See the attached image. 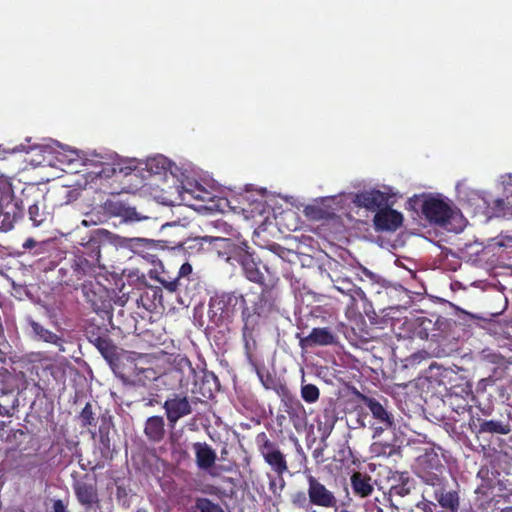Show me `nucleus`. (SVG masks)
Returning <instances> with one entry per match:
<instances>
[{
  "instance_id": "nucleus-41",
  "label": "nucleus",
  "mask_w": 512,
  "mask_h": 512,
  "mask_svg": "<svg viewBox=\"0 0 512 512\" xmlns=\"http://www.w3.org/2000/svg\"><path fill=\"white\" fill-rule=\"evenodd\" d=\"M179 364L182 366L183 370L187 369L189 374L194 375L195 371L187 359H182Z\"/></svg>"
},
{
  "instance_id": "nucleus-39",
  "label": "nucleus",
  "mask_w": 512,
  "mask_h": 512,
  "mask_svg": "<svg viewBox=\"0 0 512 512\" xmlns=\"http://www.w3.org/2000/svg\"><path fill=\"white\" fill-rule=\"evenodd\" d=\"M282 199L285 202L295 206L296 208L303 206V203L300 201V199L295 196L285 195V196H282Z\"/></svg>"
},
{
  "instance_id": "nucleus-52",
  "label": "nucleus",
  "mask_w": 512,
  "mask_h": 512,
  "mask_svg": "<svg viewBox=\"0 0 512 512\" xmlns=\"http://www.w3.org/2000/svg\"><path fill=\"white\" fill-rule=\"evenodd\" d=\"M189 379H190V375L187 376L186 382H189Z\"/></svg>"
},
{
  "instance_id": "nucleus-7",
  "label": "nucleus",
  "mask_w": 512,
  "mask_h": 512,
  "mask_svg": "<svg viewBox=\"0 0 512 512\" xmlns=\"http://www.w3.org/2000/svg\"><path fill=\"white\" fill-rule=\"evenodd\" d=\"M395 193L389 186L372 187L363 189L356 193L353 197V203L375 214L383 208L391 206V199Z\"/></svg>"
},
{
  "instance_id": "nucleus-50",
  "label": "nucleus",
  "mask_w": 512,
  "mask_h": 512,
  "mask_svg": "<svg viewBox=\"0 0 512 512\" xmlns=\"http://www.w3.org/2000/svg\"><path fill=\"white\" fill-rule=\"evenodd\" d=\"M3 332L2 325L0 324V334Z\"/></svg>"
},
{
  "instance_id": "nucleus-45",
  "label": "nucleus",
  "mask_w": 512,
  "mask_h": 512,
  "mask_svg": "<svg viewBox=\"0 0 512 512\" xmlns=\"http://www.w3.org/2000/svg\"><path fill=\"white\" fill-rule=\"evenodd\" d=\"M363 273H364V275L366 277L370 278L371 280H375L376 279V275L373 272H371L368 269H366V268L363 269Z\"/></svg>"
},
{
  "instance_id": "nucleus-12",
  "label": "nucleus",
  "mask_w": 512,
  "mask_h": 512,
  "mask_svg": "<svg viewBox=\"0 0 512 512\" xmlns=\"http://www.w3.org/2000/svg\"><path fill=\"white\" fill-rule=\"evenodd\" d=\"M373 223L377 231H396L403 223V215L388 206L374 215Z\"/></svg>"
},
{
  "instance_id": "nucleus-16",
  "label": "nucleus",
  "mask_w": 512,
  "mask_h": 512,
  "mask_svg": "<svg viewBox=\"0 0 512 512\" xmlns=\"http://www.w3.org/2000/svg\"><path fill=\"white\" fill-rule=\"evenodd\" d=\"M434 487V498L439 503V505L449 510V512H458L459 508V496L458 493L451 490H445L441 482H438V485Z\"/></svg>"
},
{
  "instance_id": "nucleus-22",
  "label": "nucleus",
  "mask_w": 512,
  "mask_h": 512,
  "mask_svg": "<svg viewBox=\"0 0 512 512\" xmlns=\"http://www.w3.org/2000/svg\"><path fill=\"white\" fill-rule=\"evenodd\" d=\"M391 428L392 427H386L383 424H380L379 426H372V429H373L372 438L374 439V442L371 444L370 450L374 455L381 456V455H389L390 454V452L392 450V445L388 441L382 442V441L378 440V438L381 436V434L384 431L391 429Z\"/></svg>"
},
{
  "instance_id": "nucleus-6",
  "label": "nucleus",
  "mask_w": 512,
  "mask_h": 512,
  "mask_svg": "<svg viewBox=\"0 0 512 512\" xmlns=\"http://www.w3.org/2000/svg\"><path fill=\"white\" fill-rule=\"evenodd\" d=\"M22 215V207L13 198L12 188L6 179L0 178V230L7 232Z\"/></svg>"
},
{
  "instance_id": "nucleus-44",
  "label": "nucleus",
  "mask_w": 512,
  "mask_h": 512,
  "mask_svg": "<svg viewBox=\"0 0 512 512\" xmlns=\"http://www.w3.org/2000/svg\"><path fill=\"white\" fill-rule=\"evenodd\" d=\"M335 199H336L335 196L322 197V198L316 199L315 202H317V203L320 202V203L324 204L327 201H332V200H335Z\"/></svg>"
},
{
  "instance_id": "nucleus-9",
  "label": "nucleus",
  "mask_w": 512,
  "mask_h": 512,
  "mask_svg": "<svg viewBox=\"0 0 512 512\" xmlns=\"http://www.w3.org/2000/svg\"><path fill=\"white\" fill-rule=\"evenodd\" d=\"M307 483V492L311 504L324 508H335L337 506V498L334 493L327 489L318 479L308 475Z\"/></svg>"
},
{
  "instance_id": "nucleus-36",
  "label": "nucleus",
  "mask_w": 512,
  "mask_h": 512,
  "mask_svg": "<svg viewBox=\"0 0 512 512\" xmlns=\"http://www.w3.org/2000/svg\"><path fill=\"white\" fill-rule=\"evenodd\" d=\"M192 273V266L189 263H184L179 269L178 279L187 278Z\"/></svg>"
},
{
  "instance_id": "nucleus-40",
  "label": "nucleus",
  "mask_w": 512,
  "mask_h": 512,
  "mask_svg": "<svg viewBox=\"0 0 512 512\" xmlns=\"http://www.w3.org/2000/svg\"><path fill=\"white\" fill-rule=\"evenodd\" d=\"M164 287L168 289L169 291H176L178 288V285L180 284V280L178 278L174 279L173 281L163 283Z\"/></svg>"
},
{
  "instance_id": "nucleus-23",
  "label": "nucleus",
  "mask_w": 512,
  "mask_h": 512,
  "mask_svg": "<svg viewBox=\"0 0 512 512\" xmlns=\"http://www.w3.org/2000/svg\"><path fill=\"white\" fill-rule=\"evenodd\" d=\"M29 325L32 329V332H33L35 338L42 340L44 342L53 344L55 346H58L60 348V350H63L62 340L55 333L44 328L41 324H39L38 322H36L32 319L29 320Z\"/></svg>"
},
{
  "instance_id": "nucleus-3",
  "label": "nucleus",
  "mask_w": 512,
  "mask_h": 512,
  "mask_svg": "<svg viewBox=\"0 0 512 512\" xmlns=\"http://www.w3.org/2000/svg\"><path fill=\"white\" fill-rule=\"evenodd\" d=\"M418 200L423 215L431 223L455 233L465 228L466 222L461 211L442 194H424Z\"/></svg>"
},
{
  "instance_id": "nucleus-32",
  "label": "nucleus",
  "mask_w": 512,
  "mask_h": 512,
  "mask_svg": "<svg viewBox=\"0 0 512 512\" xmlns=\"http://www.w3.org/2000/svg\"><path fill=\"white\" fill-rule=\"evenodd\" d=\"M333 287L339 291L340 293L347 295L351 292V289L355 286L353 282H351L349 279H336L333 280Z\"/></svg>"
},
{
  "instance_id": "nucleus-30",
  "label": "nucleus",
  "mask_w": 512,
  "mask_h": 512,
  "mask_svg": "<svg viewBox=\"0 0 512 512\" xmlns=\"http://www.w3.org/2000/svg\"><path fill=\"white\" fill-rule=\"evenodd\" d=\"M304 214L312 220H320L324 218L325 211L317 204H312L305 206Z\"/></svg>"
},
{
  "instance_id": "nucleus-15",
  "label": "nucleus",
  "mask_w": 512,
  "mask_h": 512,
  "mask_svg": "<svg viewBox=\"0 0 512 512\" xmlns=\"http://www.w3.org/2000/svg\"><path fill=\"white\" fill-rule=\"evenodd\" d=\"M88 248L91 250V260L86 259L83 256H78L73 265L74 270L78 276L91 274L93 272L95 264L98 262L100 257V248L97 241H90Z\"/></svg>"
},
{
  "instance_id": "nucleus-11",
  "label": "nucleus",
  "mask_w": 512,
  "mask_h": 512,
  "mask_svg": "<svg viewBox=\"0 0 512 512\" xmlns=\"http://www.w3.org/2000/svg\"><path fill=\"white\" fill-rule=\"evenodd\" d=\"M419 465L422 467L421 478L432 486L441 482V474L444 469L441 459L436 453H426L419 458Z\"/></svg>"
},
{
  "instance_id": "nucleus-20",
  "label": "nucleus",
  "mask_w": 512,
  "mask_h": 512,
  "mask_svg": "<svg viewBox=\"0 0 512 512\" xmlns=\"http://www.w3.org/2000/svg\"><path fill=\"white\" fill-rule=\"evenodd\" d=\"M264 459L270 465V467L278 474V482L281 490L284 487V480L282 478V475L288 470L285 456L282 454L280 450H277L276 452L267 453V456L264 457Z\"/></svg>"
},
{
  "instance_id": "nucleus-28",
  "label": "nucleus",
  "mask_w": 512,
  "mask_h": 512,
  "mask_svg": "<svg viewBox=\"0 0 512 512\" xmlns=\"http://www.w3.org/2000/svg\"><path fill=\"white\" fill-rule=\"evenodd\" d=\"M301 397L309 404L315 403L320 397V391L317 386L313 384H304L301 386Z\"/></svg>"
},
{
  "instance_id": "nucleus-33",
  "label": "nucleus",
  "mask_w": 512,
  "mask_h": 512,
  "mask_svg": "<svg viewBox=\"0 0 512 512\" xmlns=\"http://www.w3.org/2000/svg\"><path fill=\"white\" fill-rule=\"evenodd\" d=\"M293 502L298 505L302 506L303 508H307L311 503L309 502V496L308 493L299 491L292 495Z\"/></svg>"
},
{
  "instance_id": "nucleus-21",
  "label": "nucleus",
  "mask_w": 512,
  "mask_h": 512,
  "mask_svg": "<svg viewBox=\"0 0 512 512\" xmlns=\"http://www.w3.org/2000/svg\"><path fill=\"white\" fill-rule=\"evenodd\" d=\"M351 486L353 492L360 497H367L374 490L371 483V478L368 475L360 472H355L351 476Z\"/></svg>"
},
{
  "instance_id": "nucleus-46",
  "label": "nucleus",
  "mask_w": 512,
  "mask_h": 512,
  "mask_svg": "<svg viewBox=\"0 0 512 512\" xmlns=\"http://www.w3.org/2000/svg\"><path fill=\"white\" fill-rule=\"evenodd\" d=\"M269 485H270V489L273 491V493H276V486H277L276 479H271Z\"/></svg>"
},
{
  "instance_id": "nucleus-5",
  "label": "nucleus",
  "mask_w": 512,
  "mask_h": 512,
  "mask_svg": "<svg viewBox=\"0 0 512 512\" xmlns=\"http://www.w3.org/2000/svg\"><path fill=\"white\" fill-rule=\"evenodd\" d=\"M243 296L236 292L217 293L210 298L208 316L215 324L230 320L238 306H243Z\"/></svg>"
},
{
  "instance_id": "nucleus-31",
  "label": "nucleus",
  "mask_w": 512,
  "mask_h": 512,
  "mask_svg": "<svg viewBox=\"0 0 512 512\" xmlns=\"http://www.w3.org/2000/svg\"><path fill=\"white\" fill-rule=\"evenodd\" d=\"M350 298V307L354 308L358 301L367 302L365 292L356 285L351 289V292L347 294Z\"/></svg>"
},
{
  "instance_id": "nucleus-35",
  "label": "nucleus",
  "mask_w": 512,
  "mask_h": 512,
  "mask_svg": "<svg viewBox=\"0 0 512 512\" xmlns=\"http://www.w3.org/2000/svg\"><path fill=\"white\" fill-rule=\"evenodd\" d=\"M277 450L278 449L274 446V444L268 439H265L264 443L260 447V452L263 458L267 456V453L276 452Z\"/></svg>"
},
{
  "instance_id": "nucleus-17",
  "label": "nucleus",
  "mask_w": 512,
  "mask_h": 512,
  "mask_svg": "<svg viewBox=\"0 0 512 512\" xmlns=\"http://www.w3.org/2000/svg\"><path fill=\"white\" fill-rule=\"evenodd\" d=\"M364 403L379 424H383L386 427L394 426L393 415L379 401L374 398L365 397Z\"/></svg>"
},
{
  "instance_id": "nucleus-25",
  "label": "nucleus",
  "mask_w": 512,
  "mask_h": 512,
  "mask_svg": "<svg viewBox=\"0 0 512 512\" xmlns=\"http://www.w3.org/2000/svg\"><path fill=\"white\" fill-rule=\"evenodd\" d=\"M306 342L310 345H330L334 342V336L327 328H314L306 338Z\"/></svg>"
},
{
  "instance_id": "nucleus-42",
  "label": "nucleus",
  "mask_w": 512,
  "mask_h": 512,
  "mask_svg": "<svg viewBox=\"0 0 512 512\" xmlns=\"http://www.w3.org/2000/svg\"><path fill=\"white\" fill-rule=\"evenodd\" d=\"M54 512H67L66 506L61 500H56L53 504Z\"/></svg>"
},
{
  "instance_id": "nucleus-14",
  "label": "nucleus",
  "mask_w": 512,
  "mask_h": 512,
  "mask_svg": "<svg viewBox=\"0 0 512 512\" xmlns=\"http://www.w3.org/2000/svg\"><path fill=\"white\" fill-rule=\"evenodd\" d=\"M193 450L197 466L202 470L209 471L210 475L215 476L216 474L211 471L217 458L215 450H213L207 443L201 442L194 443Z\"/></svg>"
},
{
  "instance_id": "nucleus-10",
  "label": "nucleus",
  "mask_w": 512,
  "mask_h": 512,
  "mask_svg": "<svg viewBox=\"0 0 512 512\" xmlns=\"http://www.w3.org/2000/svg\"><path fill=\"white\" fill-rule=\"evenodd\" d=\"M242 321V338L244 347L247 357L251 360L252 352L256 348V332L259 325V313L256 311L252 312L246 307L242 310Z\"/></svg>"
},
{
  "instance_id": "nucleus-51",
  "label": "nucleus",
  "mask_w": 512,
  "mask_h": 512,
  "mask_svg": "<svg viewBox=\"0 0 512 512\" xmlns=\"http://www.w3.org/2000/svg\"><path fill=\"white\" fill-rule=\"evenodd\" d=\"M189 379H190V375L187 376L186 382H189Z\"/></svg>"
},
{
  "instance_id": "nucleus-47",
  "label": "nucleus",
  "mask_w": 512,
  "mask_h": 512,
  "mask_svg": "<svg viewBox=\"0 0 512 512\" xmlns=\"http://www.w3.org/2000/svg\"><path fill=\"white\" fill-rule=\"evenodd\" d=\"M81 225H83L85 227H88L90 225H96V222L95 221H88V220L84 219V220H82Z\"/></svg>"
},
{
  "instance_id": "nucleus-27",
  "label": "nucleus",
  "mask_w": 512,
  "mask_h": 512,
  "mask_svg": "<svg viewBox=\"0 0 512 512\" xmlns=\"http://www.w3.org/2000/svg\"><path fill=\"white\" fill-rule=\"evenodd\" d=\"M145 433L149 438L153 440H159L164 433L163 418L159 416L148 418L145 425Z\"/></svg>"
},
{
  "instance_id": "nucleus-1",
  "label": "nucleus",
  "mask_w": 512,
  "mask_h": 512,
  "mask_svg": "<svg viewBox=\"0 0 512 512\" xmlns=\"http://www.w3.org/2000/svg\"><path fill=\"white\" fill-rule=\"evenodd\" d=\"M10 152L29 154V162L33 166H49L61 170H74L79 166H85L91 169L90 173L96 177L106 179L112 177L117 171L125 174V159L114 152L78 150L53 139L36 145L21 143L10 149Z\"/></svg>"
},
{
  "instance_id": "nucleus-49",
  "label": "nucleus",
  "mask_w": 512,
  "mask_h": 512,
  "mask_svg": "<svg viewBox=\"0 0 512 512\" xmlns=\"http://www.w3.org/2000/svg\"><path fill=\"white\" fill-rule=\"evenodd\" d=\"M143 372H145V373H151L152 371H151L150 369H148V370H144Z\"/></svg>"
},
{
  "instance_id": "nucleus-48",
  "label": "nucleus",
  "mask_w": 512,
  "mask_h": 512,
  "mask_svg": "<svg viewBox=\"0 0 512 512\" xmlns=\"http://www.w3.org/2000/svg\"><path fill=\"white\" fill-rule=\"evenodd\" d=\"M126 242H144L146 239L144 238H131V239H125Z\"/></svg>"
},
{
  "instance_id": "nucleus-26",
  "label": "nucleus",
  "mask_w": 512,
  "mask_h": 512,
  "mask_svg": "<svg viewBox=\"0 0 512 512\" xmlns=\"http://www.w3.org/2000/svg\"><path fill=\"white\" fill-rule=\"evenodd\" d=\"M509 432V424L497 420H483L479 425V433L506 435Z\"/></svg>"
},
{
  "instance_id": "nucleus-19",
  "label": "nucleus",
  "mask_w": 512,
  "mask_h": 512,
  "mask_svg": "<svg viewBox=\"0 0 512 512\" xmlns=\"http://www.w3.org/2000/svg\"><path fill=\"white\" fill-rule=\"evenodd\" d=\"M74 491L78 501L86 507H90L98 501L97 490L93 484L76 482Z\"/></svg>"
},
{
  "instance_id": "nucleus-2",
  "label": "nucleus",
  "mask_w": 512,
  "mask_h": 512,
  "mask_svg": "<svg viewBox=\"0 0 512 512\" xmlns=\"http://www.w3.org/2000/svg\"><path fill=\"white\" fill-rule=\"evenodd\" d=\"M125 175L133 170L146 171L151 177L175 180V187L153 193L154 199L163 205L185 204L194 206L196 202H212L215 198L213 183H201L192 176L189 167H179L162 154L146 160L125 159Z\"/></svg>"
},
{
  "instance_id": "nucleus-4",
  "label": "nucleus",
  "mask_w": 512,
  "mask_h": 512,
  "mask_svg": "<svg viewBox=\"0 0 512 512\" xmlns=\"http://www.w3.org/2000/svg\"><path fill=\"white\" fill-rule=\"evenodd\" d=\"M219 255L226 256V261L233 264L238 262L248 280L254 283H262L264 275L260 270V263L256 261L252 253L247 250V245L242 241H232L226 238L217 239Z\"/></svg>"
},
{
  "instance_id": "nucleus-38",
  "label": "nucleus",
  "mask_w": 512,
  "mask_h": 512,
  "mask_svg": "<svg viewBox=\"0 0 512 512\" xmlns=\"http://www.w3.org/2000/svg\"><path fill=\"white\" fill-rule=\"evenodd\" d=\"M282 199L285 202L295 206L296 208L303 206V203L300 201V199L295 196L285 195V196H282Z\"/></svg>"
},
{
  "instance_id": "nucleus-8",
  "label": "nucleus",
  "mask_w": 512,
  "mask_h": 512,
  "mask_svg": "<svg viewBox=\"0 0 512 512\" xmlns=\"http://www.w3.org/2000/svg\"><path fill=\"white\" fill-rule=\"evenodd\" d=\"M457 198L471 206L483 207L487 210L493 208L492 199L488 192L472 188L466 180H461L456 184Z\"/></svg>"
},
{
  "instance_id": "nucleus-18",
  "label": "nucleus",
  "mask_w": 512,
  "mask_h": 512,
  "mask_svg": "<svg viewBox=\"0 0 512 512\" xmlns=\"http://www.w3.org/2000/svg\"><path fill=\"white\" fill-rule=\"evenodd\" d=\"M111 206L112 212L116 216L120 217L125 223H134L152 219L150 216L138 212L135 207L126 205L122 202H114Z\"/></svg>"
},
{
  "instance_id": "nucleus-29",
  "label": "nucleus",
  "mask_w": 512,
  "mask_h": 512,
  "mask_svg": "<svg viewBox=\"0 0 512 512\" xmlns=\"http://www.w3.org/2000/svg\"><path fill=\"white\" fill-rule=\"evenodd\" d=\"M196 508L200 512H224L218 504L213 503L207 498H198L196 500Z\"/></svg>"
},
{
  "instance_id": "nucleus-24",
  "label": "nucleus",
  "mask_w": 512,
  "mask_h": 512,
  "mask_svg": "<svg viewBox=\"0 0 512 512\" xmlns=\"http://www.w3.org/2000/svg\"><path fill=\"white\" fill-rule=\"evenodd\" d=\"M29 219L35 227L41 226L50 218L43 201H37L28 208Z\"/></svg>"
},
{
  "instance_id": "nucleus-13",
  "label": "nucleus",
  "mask_w": 512,
  "mask_h": 512,
  "mask_svg": "<svg viewBox=\"0 0 512 512\" xmlns=\"http://www.w3.org/2000/svg\"><path fill=\"white\" fill-rule=\"evenodd\" d=\"M168 421L174 425L180 418L192 412L191 405L186 397L175 395L164 403Z\"/></svg>"
},
{
  "instance_id": "nucleus-34",
  "label": "nucleus",
  "mask_w": 512,
  "mask_h": 512,
  "mask_svg": "<svg viewBox=\"0 0 512 512\" xmlns=\"http://www.w3.org/2000/svg\"><path fill=\"white\" fill-rule=\"evenodd\" d=\"M92 415L93 414H92V409H91L90 404H86V406L83 408V410L80 414V419L84 426L91 425L92 420H93Z\"/></svg>"
},
{
  "instance_id": "nucleus-37",
  "label": "nucleus",
  "mask_w": 512,
  "mask_h": 512,
  "mask_svg": "<svg viewBox=\"0 0 512 512\" xmlns=\"http://www.w3.org/2000/svg\"><path fill=\"white\" fill-rule=\"evenodd\" d=\"M409 493V488L405 485L393 486L390 490L391 495L405 496Z\"/></svg>"
},
{
  "instance_id": "nucleus-43",
  "label": "nucleus",
  "mask_w": 512,
  "mask_h": 512,
  "mask_svg": "<svg viewBox=\"0 0 512 512\" xmlns=\"http://www.w3.org/2000/svg\"><path fill=\"white\" fill-rule=\"evenodd\" d=\"M36 245V241L32 238H28L25 240V242L23 243V248L25 249H31L33 248L34 246Z\"/></svg>"
}]
</instances>
